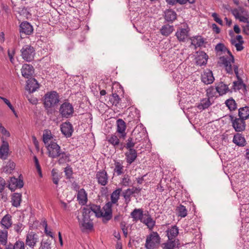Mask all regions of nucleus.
Returning a JSON list of instances; mask_svg holds the SVG:
<instances>
[{
    "label": "nucleus",
    "mask_w": 249,
    "mask_h": 249,
    "mask_svg": "<svg viewBox=\"0 0 249 249\" xmlns=\"http://www.w3.org/2000/svg\"><path fill=\"white\" fill-rule=\"evenodd\" d=\"M215 50L217 52H221L224 53L227 52L229 54V56H223L220 57L219 63L224 66L227 73L232 74L233 70L231 64L234 62V58L231 53L223 43H219L216 45Z\"/></svg>",
    "instance_id": "nucleus-1"
},
{
    "label": "nucleus",
    "mask_w": 249,
    "mask_h": 249,
    "mask_svg": "<svg viewBox=\"0 0 249 249\" xmlns=\"http://www.w3.org/2000/svg\"><path fill=\"white\" fill-rule=\"evenodd\" d=\"M92 215L89 211L84 207L82 209V218H80L77 216L80 227L83 232L91 231L93 230V224L91 219Z\"/></svg>",
    "instance_id": "nucleus-2"
},
{
    "label": "nucleus",
    "mask_w": 249,
    "mask_h": 249,
    "mask_svg": "<svg viewBox=\"0 0 249 249\" xmlns=\"http://www.w3.org/2000/svg\"><path fill=\"white\" fill-rule=\"evenodd\" d=\"M59 95L54 91H52L45 94L44 98V105L45 108L54 107L57 105L59 101Z\"/></svg>",
    "instance_id": "nucleus-3"
},
{
    "label": "nucleus",
    "mask_w": 249,
    "mask_h": 249,
    "mask_svg": "<svg viewBox=\"0 0 249 249\" xmlns=\"http://www.w3.org/2000/svg\"><path fill=\"white\" fill-rule=\"evenodd\" d=\"M160 237L157 232H152L146 237L145 248L146 249H155L160 243Z\"/></svg>",
    "instance_id": "nucleus-4"
},
{
    "label": "nucleus",
    "mask_w": 249,
    "mask_h": 249,
    "mask_svg": "<svg viewBox=\"0 0 249 249\" xmlns=\"http://www.w3.org/2000/svg\"><path fill=\"white\" fill-rule=\"evenodd\" d=\"M20 53L22 58L27 62H31L36 54L35 49L30 45H24L20 50Z\"/></svg>",
    "instance_id": "nucleus-5"
},
{
    "label": "nucleus",
    "mask_w": 249,
    "mask_h": 249,
    "mask_svg": "<svg viewBox=\"0 0 249 249\" xmlns=\"http://www.w3.org/2000/svg\"><path fill=\"white\" fill-rule=\"evenodd\" d=\"M229 117L232 126L236 132H243L245 130L246 126L245 121L239 117H235L233 115H230Z\"/></svg>",
    "instance_id": "nucleus-6"
},
{
    "label": "nucleus",
    "mask_w": 249,
    "mask_h": 249,
    "mask_svg": "<svg viewBox=\"0 0 249 249\" xmlns=\"http://www.w3.org/2000/svg\"><path fill=\"white\" fill-rule=\"evenodd\" d=\"M38 240V236L35 232L31 231L28 232L26 236L25 244L31 249H34Z\"/></svg>",
    "instance_id": "nucleus-7"
},
{
    "label": "nucleus",
    "mask_w": 249,
    "mask_h": 249,
    "mask_svg": "<svg viewBox=\"0 0 249 249\" xmlns=\"http://www.w3.org/2000/svg\"><path fill=\"white\" fill-rule=\"evenodd\" d=\"M50 157L55 158L61 154L60 146L56 142H52L46 146Z\"/></svg>",
    "instance_id": "nucleus-8"
},
{
    "label": "nucleus",
    "mask_w": 249,
    "mask_h": 249,
    "mask_svg": "<svg viewBox=\"0 0 249 249\" xmlns=\"http://www.w3.org/2000/svg\"><path fill=\"white\" fill-rule=\"evenodd\" d=\"M233 70L234 72L236 75V77H237V81H234L233 83V88L234 90H239L244 88L245 90H246V85L243 83V80L241 78L239 75L238 73V67L237 65H233Z\"/></svg>",
    "instance_id": "nucleus-9"
},
{
    "label": "nucleus",
    "mask_w": 249,
    "mask_h": 249,
    "mask_svg": "<svg viewBox=\"0 0 249 249\" xmlns=\"http://www.w3.org/2000/svg\"><path fill=\"white\" fill-rule=\"evenodd\" d=\"M112 205L109 202H107L103 207V209L104 212H103V221L105 222L110 220L112 217Z\"/></svg>",
    "instance_id": "nucleus-10"
},
{
    "label": "nucleus",
    "mask_w": 249,
    "mask_h": 249,
    "mask_svg": "<svg viewBox=\"0 0 249 249\" xmlns=\"http://www.w3.org/2000/svg\"><path fill=\"white\" fill-rule=\"evenodd\" d=\"M1 140L2 144L0 146V159L6 160L8 157L9 145L3 137L1 138Z\"/></svg>",
    "instance_id": "nucleus-11"
},
{
    "label": "nucleus",
    "mask_w": 249,
    "mask_h": 249,
    "mask_svg": "<svg viewBox=\"0 0 249 249\" xmlns=\"http://www.w3.org/2000/svg\"><path fill=\"white\" fill-rule=\"evenodd\" d=\"M117 132L119 133L120 139L124 140L126 136L125 129L126 128L125 122L122 119H119L117 120Z\"/></svg>",
    "instance_id": "nucleus-12"
},
{
    "label": "nucleus",
    "mask_w": 249,
    "mask_h": 249,
    "mask_svg": "<svg viewBox=\"0 0 249 249\" xmlns=\"http://www.w3.org/2000/svg\"><path fill=\"white\" fill-rule=\"evenodd\" d=\"M74 112L72 105L69 103L67 100H65L63 102V118H71L73 116Z\"/></svg>",
    "instance_id": "nucleus-13"
},
{
    "label": "nucleus",
    "mask_w": 249,
    "mask_h": 249,
    "mask_svg": "<svg viewBox=\"0 0 249 249\" xmlns=\"http://www.w3.org/2000/svg\"><path fill=\"white\" fill-rule=\"evenodd\" d=\"M95 178L97 180L98 184L102 186H105L108 183V176L105 170L98 171L96 173Z\"/></svg>",
    "instance_id": "nucleus-14"
},
{
    "label": "nucleus",
    "mask_w": 249,
    "mask_h": 249,
    "mask_svg": "<svg viewBox=\"0 0 249 249\" xmlns=\"http://www.w3.org/2000/svg\"><path fill=\"white\" fill-rule=\"evenodd\" d=\"M84 208L88 210L92 215L94 213L95 215L97 217H101V216H103V212L101 209L100 205H96L93 203H89Z\"/></svg>",
    "instance_id": "nucleus-15"
},
{
    "label": "nucleus",
    "mask_w": 249,
    "mask_h": 249,
    "mask_svg": "<svg viewBox=\"0 0 249 249\" xmlns=\"http://www.w3.org/2000/svg\"><path fill=\"white\" fill-rule=\"evenodd\" d=\"M214 77L212 71L210 70H206L201 74V81L205 84H211L213 82Z\"/></svg>",
    "instance_id": "nucleus-16"
},
{
    "label": "nucleus",
    "mask_w": 249,
    "mask_h": 249,
    "mask_svg": "<svg viewBox=\"0 0 249 249\" xmlns=\"http://www.w3.org/2000/svg\"><path fill=\"white\" fill-rule=\"evenodd\" d=\"M22 180L15 177L11 178L9 182L8 188L11 191H14L17 188H21L23 186Z\"/></svg>",
    "instance_id": "nucleus-17"
},
{
    "label": "nucleus",
    "mask_w": 249,
    "mask_h": 249,
    "mask_svg": "<svg viewBox=\"0 0 249 249\" xmlns=\"http://www.w3.org/2000/svg\"><path fill=\"white\" fill-rule=\"evenodd\" d=\"M51 174L53 182L56 185V190L57 192V197L60 199V201H61L60 199L61 196H59V194L58 193V190L57 189V186L59 181L61 178L62 173L59 172V171L56 169H53L51 172Z\"/></svg>",
    "instance_id": "nucleus-18"
},
{
    "label": "nucleus",
    "mask_w": 249,
    "mask_h": 249,
    "mask_svg": "<svg viewBox=\"0 0 249 249\" xmlns=\"http://www.w3.org/2000/svg\"><path fill=\"white\" fill-rule=\"evenodd\" d=\"M21 74L23 77L29 78L31 77L34 72L33 67L28 64H24L21 69Z\"/></svg>",
    "instance_id": "nucleus-19"
},
{
    "label": "nucleus",
    "mask_w": 249,
    "mask_h": 249,
    "mask_svg": "<svg viewBox=\"0 0 249 249\" xmlns=\"http://www.w3.org/2000/svg\"><path fill=\"white\" fill-rule=\"evenodd\" d=\"M121 139L119 138L118 136H117L115 134L109 135L107 137V141L111 144L114 148L116 149H119L121 147V144H122V142H120V140Z\"/></svg>",
    "instance_id": "nucleus-20"
},
{
    "label": "nucleus",
    "mask_w": 249,
    "mask_h": 249,
    "mask_svg": "<svg viewBox=\"0 0 249 249\" xmlns=\"http://www.w3.org/2000/svg\"><path fill=\"white\" fill-rule=\"evenodd\" d=\"M42 140L45 146H47L48 144H51L52 142H55L54 141H55L54 139V136L52 134L51 131L48 129H45L43 131Z\"/></svg>",
    "instance_id": "nucleus-21"
},
{
    "label": "nucleus",
    "mask_w": 249,
    "mask_h": 249,
    "mask_svg": "<svg viewBox=\"0 0 249 249\" xmlns=\"http://www.w3.org/2000/svg\"><path fill=\"white\" fill-rule=\"evenodd\" d=\"M39 88V84L35 78H30L27 81L26 89L29 92H35Z\"/></svg>",
    "instance_id": "nucleus-22"
},
{
    "label": "nucleus",
    "mask_w": 249,
    "mask_h": 249,
    "mask_svg": "<svg viewBox=\"0 0 249 249\" xmlns=\"http://www.w3.org/2000/svg\"><path fill=\"white\" fill-rule=\"evenodd\" d=\"M179 245V240L168 239L166 242L162 244V247L163 249H175L178 248Z\"/></svg>",
    "instance_id": "nucleus-23"
},
{
    "label": "nucleus",
    "mask_w": 249,
    "mask_h": 249,
    "mask_svg": "<svg viewBox=\"0 0 249 249\" xmlns=\"http://www.w3.org/2000/svg\"><path fill=\"white\" fill-rule=\"evenodd\" d=\"M189 29L187 28H179L176 33L178 39L180 42H184L188 36Z\"/></svg>",
    "instance_id": "nucleus-24"
},
{
    "label": "nucleus",
    "mask_w": 249,
    "mask_h": 249,
    "mask_svg": "<svg viewBox=\"0 0 249 249\" xmlns=\"http://www.w3.org/2000/svg\"><path fill=\"white\" fill-rule=\"evenodd\" d=\"M74 131L72 124L69 121L63 123V135L66 138H70L72 136Z\"/></svg>",
    "instance_id": "nucleus-25"
},
{
    "label": "nucleus",
    "mask_w": 249,
    "mask_h": 249,
    "mask_svg": "<svg viewBox=\"0 0 249 249\" xmlns=\"http://www.w3.org/2000/svg\"><path fill=\"white\" fill-rule=\"evenodd\" d=\"M12 223V216L9 213L5 215L0 221L1 226L6 230L9 229L11 227Z\"/></svg>",
    "instance_id": "nucleus-26"
},
{
    "label": "nucleus",
    "mask_w": 249,
    "mask_h": 249,
    "mask_svg": "<svg viewBox=\"0 0 249 249\" xmlns=\"http://www.w3.org/2000/svg\"><path fill=\"white\" fill-rule=\"evenodd\" d=\"M126 162L131 164L133 162L137 157V153L135 149H129L125 153Z\"/></svg>",
    "instance_id": "nucleus-27"
},
{
    "label": "nucleus",
    "mask_w": 249,
    "mask_h": 249,
    "mask_svg": "<svg viewBox=\"0 0 249 249\" xmlns=\"http://www.w3.org/2000/svg\"><path fill=\"white\" fill-rule=\"evenodd\" d=\"M77 198L80 204L84 205L87 203L88 201L87 194L83 188L78 191Z\"/></svg>",
    "instance_id": "nucleus-28"
},
{
    "label": "nucleus",
    "mask_w": 249,
    "mask_h": 249,
    "mask_svg": "<svg viewBox=\"0 0 249 249\" xmlns=\"http://www.w3.org/2000/svg\"><path fill=\"white\" fill-rule=\"evenodd\" d=\"M131 217L133 218V222H137L140 220L142 221L143 219V211L142 209H135L130 213Z\"/></svg>",
    "instance_id": "nucleus-29"
},
{
    "label": "nucleus",
    "mask_w": 249,
    "mask_h": 249,
    "mask_svg": "<svg viewBox=\"0 0 249 249\" xmlns=\"http://www.w3.org/2000/svg\"><path fill=\"white\" fill-rule=\"evenodd\" d=\"M33 28L32 26L28 22H23L20 25V32L29 35L32 33Z\"/></svg>",
    "instance_id": "nucleus-30"
},
{
    "label": "nucleus",
    "mask_w": 249,
    "mask_h": 249,
    "mask_svg": "<svg viewBox=\"0 0 249 249\" xmlns=\"http://www.w3.org/2000/svg\"><path fill=\"white\" fill-rule=\"evenodd\" d=\"M232 142L239 146H244L246 142L244 137L239 132L234 135Z\"/></svg>",
    "instance_id": "nucleus-31"
},
{
    "label": "nucleus",
    "mask_w": 249,
    "mask_h": 249,
    "mask_svg": "<svg viewBox=\"0 0 249 249\" xmlns=\"http://www.w3.org/2000/svg\"><path fill=\"white\" fill-rule=\"evenodd\" d=\"M243 12L244 9L241 7H239L237 8H235L231 10L232 14L236 18L239 19L241 21L245 22L247 18L241 16Z\"/></svg>",
    "instance_id": "nucleus-32"
},
{
    "label": "nucleus",
    "mask_w": 249,
    "mask_h": 249,
    "mask_svg": "<svg viewBox=\"0 0 249 249\" xmlns=\"http://www.w3.org/2000/svg\"><path fill=\"white\" fill-rule=\"evenodd\" d=\"M136 144V142L134 141L132 137L130 136L126 140V143L125 144L122 142V144H121L120 150L122 151L124 148H125L128 150L134 149L133 147Z\"/></svg>",
    "instance_id": "nucleus-33"
},
{
    "label": "nucleus",
    "mask_w": 249,
    "mask_h": 249,
    "mask_svg": "<svg viewBox=\"0 0 249 249\" xmlns=\"http://www.w3.org/2000/svg\"><path fill=\"white\" fill-rule=\"evenodd\" d=\"M22 195L20 193H15L11 196V203L12 206L18 207L20 206L21 201Z\"/></svg>",
    "instance_id": "nucleus-34"
},
{
    "label": "nucleus",
    "mask_w": 249,
    "mask_h": 249,
    "mask_svg": "<svg viewBox=\"0 0 249 249\" xmlns=\"http://www.w3.org/2000/svg\"><path fill=\"white\" fill-rule=\"evenodd\" d=\"M144 136L143 132H141L138 129L135 128L133 131L131 137L136 143L141 142L142 140V137Z\"/></svg>",
    "instance_id": "nucleus-35"
},
{
    "label": "nucleus",
    "mask_w": 249,
    "mask_h": 249,
    "mask_svg": "<svg viewBox=\"0 0 249 249\" xmlns=\"http://www.w3.org/2000/svg\"><path fill=\"white\" fill-rule=\"evenodd\" d=\"M238 116L245 121L249 118V107L246 106L238 109Z\"/></svg>",
    "instance_id": "nucleus-36"
},
{
    "label": "nucleus",
    "mask_w": 249,
    "mask_h": 249,
    "mask_svg": "<svg viewBox=\"0 0 249 249\" xmlns=\"http://www.w3.org/2000/svg\"><path fill=\"white\" fill-rule=\"evenodd\" d=\"M121 191V188H118L114 191L110 196L111 201L109 202L113 204L118 205V202L120 198Z\"/></svg>",
    "instance_id": "nucleus-37"
},
{
    "label": "nucleus",
    "mask_w": 249,
    "mask_h": 249,
    "mask_svg": "<svg viewBox=\"0 0 249 249\" xmlns=\"http://www.w3.org/2000/svg\"><path fill=\"white\" fill-rule=\"evenodd\" d=\"M174 30V28L173 25L167 24L161 27L160 32L162 35L167 36L173 32Z\"/></svg>",
    "instance_id": "nucleus-38"
},
{
    "label": "nucleus",
    "mask_w": 249,
    "mask_h": 249,
    "mask_svg": "<svg viewBox=\"0 0 249 249\" xmlns=\"http://www.w3.org/2000/svg\"><path fill=\"white\" fill-rule=\"evenodd\" d=\"M208 56L204 52H201L200 55L196 57V63L200 66L207 64Z\"/></svg>",
    "instance_id": "nucleus-39"
},
{
    "label": "nucleus",
    "mask_w": 249,
    "mask_h": 249,
    "mask_svg": "<svg viewBox=\"0 0 249 249\" xmlns=\"http://www.w3.org/2000/svg\"><path fill=\"white\" fill-rule=\"evenodd\" d=\"M215 87L217 93L220 95L226 94L229 90L228 85L222 82L219 83Z\"/></svg>",
    "instance_id": "nucleus-40"
},
{
    "label": "nucleus",
    "mask_w": 249,
    "mask_h": 249,
    "mask_svg": "<svg viewBox=\"0 0 249 249\" xmlns=\"http://www.w3.org/2000/svg\"><path fill=\"white\" fill-rule=\"evenodd\" d=\"M168 239H176L175 238L178 234V229L177 226H172L167 231Z\"/></svg>",
    "instance_id": "nucleus-41"
},
{
    "label": "nucleus",
    "mask_w": 249,
    "mask_h": 249,
    "mask_svg": "<svg viewBox=\"0 0 249 249\" xmlns=\"http://www.w3.org/2000/svg\"><path fill=\"white\" fill-rule=\"evenodd\" d=\"M121 98L117 93H112L109 96V101L107 103L111 106H117Z\"/></svg>",
    "instance_id": "nucleus-42"
},
{
    "label": "nucleus",
    "mask_w": 249,
    "mask_h": 249,
    "mask_svg": "<svg viewBox=\"0 0 249 249\" xmlns=\"http://www.w3.org/2000/svg\"><path fill=\"white\" fill-rule=\"evenodd\" d=\"M177 18L176 13L172 9H168L165 12V19L167 21L173 22Z\"/></svg>",
    "instance_id": "nucleus-43"
},
{
    "label": "nucleus",
    "mask_w": 249,
    "mask_h": 249,
    "mask_svg": "<svg viewBox=\"0 0 249 249\" xmlns=\"http://www.w3.org/2000/svg\"><path fill=\"white\" fill-rule=\"evenodd\" d=\"M191 44L196 48L202 46L204 42L203 38L200 36L193 37L191 38Z\"/></svg>",
    "instance_id": "nucleus-44"
},
{
    "label": "nucleus",
    "mask_w": 249,
    "mask_h": 249,
    "mask_svg": "<svg viewBox=\"0 0 249 249\" xmlns=\"http://www.w3.org/2000/svg\"><path fill=\"white\" fill-rule=\"evenodd\" d=\"M114 172L116 173L117 176H120L124 173V166L123 162L119 161H115Z\"/></svg>",
    "instance_id": "nucleus-45"
},
{
    "label": "nucleus",
    "mask_w": 249,
    "mask_h": 249,
    "mask_svg": "<svg viewBox=\"0 0 249 249\" xmlns=\"http://www.w3.org/2000/svg\"><path fill=\"white\" fill-rule=\"evenodd\" d=\"M211 105L210 101V98H204L200 101V102L198 104L197 107L198 109L204 110L208 108Z\"/></svg>",
    "instance_id": "nucleus-46"
},
{
    "label": "nucleus",
    "mask_w": 249,
    "mask_h": 249,
    "mask_svg": "<svg viewBox=\"0 0 249 249\" xmlns=\"http://www.w3.org/2000/svg\"><path fill=\"white\" fill-rule=\"evenodd\" d=\"M147 217L146 219H142L141 222L145 224L148 229L152 230L155 225V221L152 219L151 216L148 214Z\"/></svg>",
    "instance_id": "nucleus-47"
},
{
    "label": "nucleus",
    "mask_w": 249,
    "mask_h": 249,
    "mask_svg": "<svg viewBox=\"0 0 249 249\" xmlns=\"http://www.w3.org/2000/svg\"><path fill=\"white\" fill-rule=\"evenodd\" d=\"M168 4L174 5L177 3L180 4H184L188 2L190 4H193L195 2V0H166Z\"/></svg>",
    "instance_id": "nucleus-48"
},
{
    "label": "nucleus",
    "mask_w": 249,
    "mask_h": 249,
    "mask_svg": "<svg viewBox=\"0 0 249 249\" xmlns=\"http://www.w3.org/2000/svg\"><path fill=\"white\" fill-rule=\"evenodd\" d=\"M176 211L178 212V215L181 217H185L187 215V210L186 207L181 204L177 207Z\"/></svg>",
    "instance_id": "nucleus-49"
},
{
    "label": "nucleus",
    "mask_w": 249,
    "mask_h": 249,
    "mask_svg": "<svg viewBox=\"0 0 249 249\" xmlns=\"http://www.w3.org/2000/svg\"><path fill=\"white\" fill-rule=\"evenodd\" d=\"M225 104L230 111L235 110L237 108L236 103L232 98L227 100Z\"/></svg>",
    "instance_id": "nucleus-50"
},
{
    "label": "nucleus",
    "mask_w": 249,
    "mask_h": 249,
    "mask_svg": "<svg viewBox=\"0 0 249 249\" xmlns=\"http://www.w3.org/2000/svg\"><path fill=\"white\" fill-rule=\"evenodd\" d=\"M64 172L67 179H69L70 182H72L74 178L72 177L73 171L72 168L70 166H67L65 168Z\"/></svg>",
    "instance_id": "nucleus-51"
},
{
    "label": "nucleus",
    "mask_w": 249,
    "mask_h": 249,
    "mask_svg": "<svg viewBox=\"0 0 249 249\" xmlns=\"http://www.w3.org/2000/svg\"><path fill=\"white\" fill-rule=\"evenodd\" d=\"M8 231L6 230L0 231V243L3 245H6L7 242Z\"/></svg>",
    "instance_id": "nucleus-52"
},
{
    "label": "nucleus",
    "mask_w": 249,
    "mask_h": 249,
    "mask_svg": "<svg viewBox=\"0 0 249 249\" xmlns=\"http://www.w3.org/2000/svg\"><path fill=\"white\" fill-rule=\"evenodd\" d=\"M15 168V163L12 161H9L4 168V171L7 173H11Z\"/></svg>",
    "instance_id": "nucleus-53"
},
{
    "label": "nucleus",
    "mask_w": 249,
    "mask_h": 249,
    "mask_svg": "<svg viewBox=\"0 0 249 249\" xmlns=\"http://www.w3.org/2000/svg\"><path fill=\"white\" fill-rule=\"evenodd\" d=\"M13 249H25L26 245L23 241L18 240L13 244Z\"/></svg>",
    "instance_id": "nucleus-54"
},
{
    "label": "nucleus",
    "mask_w": 249,
    "mask_h": 249,
    "mask_svg": "<svg viewBox=\"0 0 249 249\" xmlns=\"http://www.w3.org/2000/svg\"><path fill=\"white\" fill-rule=\"evenodd\" d=\"M51 241L49 240H42L38 249H51Z\"/></svg>",
    "instance_id": "nucleus-55"
},
{
    "label": "nucleus",
    "mask_w": 249,
    "mask_h": 249,
    "mask_svg": "<svg viewBox=\"0 0 249 249\" xmlns=\"http://www.w3.org/2000/svg\"><path fill=\"white\" fill-rule=\"evenodd\" d=\"M217 92L216 88H214L213 87H210L206 90V94L209 98L214 97Z\"/></svg>",
    "instance_id": "nucleus-56"
},
{
    "label": "nucleus",
    "mask_w": 249,
    "mask_h": 249,
    "mask_svg": "<svg viewBox=\"0 0 249 249\" xmlns=\"http://www.w3.org/2000/svg\"><path fill=\"white\" fill-rule=\"evenodd\" d=\"M132 195H133V194L131 192V189H129V188L125 190L123 193V196L125 200H129L130 196Z\"/></svg>",
    "instance_id": "nucleus-57"
},
{
    "label": "nucleus",
    "mask_w": 249,
    "mask_h": 249,
    "mask_svg": "<svg viewBox=\"0 0 249 249\" xmlns=\"http://www.w3.org/2000/svg\"><path fill=\"white\" fill-rule=\"evenodd\" d=\"M130 182V177L127 175H125L122 178V184L124 186H127Z\"/></svg>",
    "instance_id": "nucleus-58"
},
{
    "label": "nucleus",
    "mask_w": 249,
    "mask_h": 249,
    "mask_svg": "<svg viewBox=\"0 0 249 249\" xmlns=\"http://www.w3.org/2000/svg\"><path fill=\"white\" fill-rule=\"evenodd\" d=\"M231 44L235 46L237 51H241L244 49V47L242 45L243 43H236L235 40H232Z\"/></svg>",
    "instance_id": "nucleus-59"
},
{
    "label": "nucleus",
    "mask_w": 249,
    "mask_h": 249,
    "mask_svg": "<svg viewBox=\"0 0 249 249\" xmlns=\"http://www.w3.org/2000/svg\"><path fill=\"white\" fill-rule=\"evenodd\" d=\"M212 17L213 18L214 20L221 25H223V21L221 18L218 17V15L216 13H213Z\"/></svg>",
    "instance_id": "nucleus-60"
},
{
    "label": "nucleus",
    "mask_w": 249,
    "mask_h": 249,
    "mask_svg": "<svg viewBox=\"0 0 249 249\" xmlns=\"http://www.w3.org/2000/svg\"><path fill=\"white\" fill-rule=\"evenodd\" d=\"M15 53V52L14 50H12L11 51L9 50L8 51V55L9 57L10 61L12 63H14V56Z\"/></svg>",
    "instance_id": "nucleus-61"
},
{
    "label": "nucleus",
    "mask_w": 249,
    "mask_h": 249,
    "mask_svg": "<svg viewBox=\"0 0 249 249\" xmlns=\"http://www.w3.org/2000/svg\"><path fill=\"white\" fill-rule=\"evenodd\" d=\"M0 132L4 136L9 137L10 134L2 125L0 127Z\"/></svg>",
    "instance_id": "nucleus-62"
},
{
    "label": "nucleus",
    "mask_w": 249,
    "mask_h": 249,
    "mask_svg": "<svg viewBox=\"0 0 249 249\" xmlns=\"http://www.w3.org/2000/svg\"><path fill=\"white\" fill-rule=\"evenodd\" d=\"M32 141L33 142V143L34 144L35 147L36 149L38 151L39 150V142L36 138V137L35 136H32Z\"/></svg>",
    "instance_id": "nucleus-63"
},
{
    "label": "nucleus",
    "mask_w": 249,
    "mask_h": 249,
    "mask_svg": "<svg viewBox=\"0 0 249 249\" xmlns=\"http://www.w3.org/2000/svg\"><path fill=\"white\" fill-rule=\"evenodd\" d=\"M5 185L6 182L5 180L0 177V192H2L4 190Z\"/></svg>",
    "instance_id": "nucleus-64"
}]
</instances>
